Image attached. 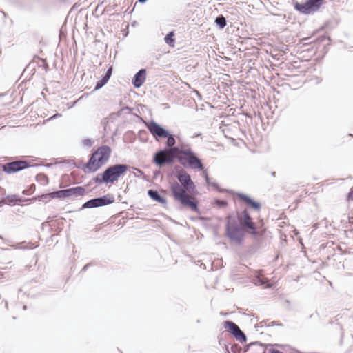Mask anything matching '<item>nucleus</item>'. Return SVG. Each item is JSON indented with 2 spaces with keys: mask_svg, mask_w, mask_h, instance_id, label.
Returning <instances> with one entry per match:
<instances>
[{
  "mask_svg": "<svg viewBox=\"0 0 353 353\" xmlns=\"http://www.w3.org/2000/svg\"><path fill=\"white\" fill-rule=\"evenodd\" d=\"M2 199H21L19 196L18 195H16V194H12V195H8L5 197H3Z\"/></svg>",
  "mask_w": 353,
  "mask_h": 353,
  "instance_id": "obj_35",
  "label": "nucleus"
},
{
  "mask_svg": "<svg viewBox=\"0 0 353 353\" xmlns=\"http://www.w3.org/2000/svg\"><path fill=\"white\" fill-rule=\"evenodd\" d=\"M165 139H167L165 142V145H167V146L176 147L174 145L176 144V140L174 134L169 132V135L165 137Z\"/></svg>",
  "mask_w": 353,
  "mask_h": 353,
  "instance_id": "obj_25",
  "label": "nucleus"
},
{
  "mask_svg": "<svg viewBox=\"0 0 353 353\" xmlns=\"http://www.w3.org/2000/svg\"><path fill=\"white\" fill-rule=\"evenodd\" d=\"M82 143H83L84 146L91 147L92 143H93V141L91 139H84L82 141Z\"/></svg>",
  "mask_w": 353,
  "mask_h": 353,
  "instance_id": "obj_33",
  "label": "nucleus"
},
{
  "mask_svg": "<svg viewBox=\"0 0 353 353\" xmlns=\"http://www.w3.org/2000/svg\"><path fill=\"white\" fill-rule=\"evenodd\" d=\"M201 171H203L202 175H203V178L205 179L206 184H210V178L208 176L207 170L203 168V170H202Z\"/></svg>",
  "mask_w": 353,
  "mask_h": 353,
  "instance_id": "obj_32",
  "label": "nucleus"
},
{
  "mask_svg": "<svg viewBox=\"0 0 353 353\" xmlns=\"http://www.w3.org/2000/svg\"><path fill=\"white\" fill-rule=\"evenodd\" d=\"M147 128L156 140L164 139L169 135V131L154 121H151L147 125Z\"/></svg>",
  "mask_w": 353,
  "mask_h": 353,
  "instance_id": "obj_10",
  "label": "nucleus"
},
{
  "mask_svg": "<svg viewBox=\"0 0 353 353\" xmlns=\"http://www.w3.org/2000/svg\"><path fill=\"white\" fill-rule=\"evenodd\" d=\"M0 239H3V236L0 235Z\"/></svg>",
  "mask_w": 353,
  "mask_h": 353,
  "instance_id": "obj_55",
  "label": "nucleus"
},
{
  "mask_svg": "<svg viewBox=\"0 0 353 353\" xmlns=\"http://www.w3.org/2000/svg\"><path fill=\"white\" fill-rule=\"evenodd\" d=\"M23 309L24 310H26L27 309V306H26V305H23Z\"/></svg>",
  "mask_w": 353,
  "mask_h": 353,
  "instance_id": "obj_50",
  "label": "nucleus"
},
{
  "mask_svg": "<svg viewBox=\"0 0 353 353\" xmlns=\"http://www.w3.org/2000/svg\"><path fill=\"white\" fill-rule=\"evenodd\" d=\"M176 177L180 183L179 184L188 190L190 194L194 196V193L196 192L195 185L192 181L190 176L183 169H181V170L177 173Z\"/></svg>",
  "mask_w": 353,
  "mask_h": 353,
  "instance_id": "obj_9",
  "label": "nucleus"
},
{
  "mask_svg": "<svg viewBox=\"0 0 353 353\" xmlns=\"http://www.w3.org/2000/svg\"><path fill=\"white\" fill-rule=\"evenodd\" d=\"M42 61V66L46 70L48 68V63L45 59H41Z\"/></svg>",
  "mask_w": 353,
  "mask_h": 353,
  "instance_id": "obj_38",
  "label": "nucleus"
},
{
  "mask_svg": "<svg viewBox=\"0 0 353 353\" xmlns=\"http://www.w3.org/2000/svg\"><path fill=\"white\" fill-rule=\"evenodd\" d=\"M175 204L176 209L179 210H191L198 214H200L199 209V200H176Z\"/></svg>",
  "mask_w": 353,
  "mask_h": 353,
  "instance_id": "obj_11",
  "label": "nucleus"
},
{
  "mask_svg": "<svg viewBox=\"0 0 353 353\" xmlns=\"http://www.w3.org/2000/svg\"><path fill=\"white\" fill-rule=\"evenodd\" d=\"M148 0H138V2L141 3H144L147 1Z\"/></svg>",
  "mask_w": 353,
  "mask_h": 353,
  "instance_id": "obj_46",
  "label": "nucleus"
},
{
  "mask_svg": "<svg viewBox=\"0 0 353 353\" xmlns=\"http://www.w3.org/2000/svg\"><path fill=\"white\" fill-rule=\"evenodd\" d=\"M252 350L251 353H266L267 352V345L261 343L259 341L252 342Z\"/></svg>",
  "mask_w": 353,
  "mask_h": 353,
  "instance_id": "obj_17",
  "label": "nucleus"
},
{
  "mask_svg": "<svg viewBox=\"0 0 353 353\" xmlns=\"http://www.w3.org/2000/svg\"><path fill=\"white\" fill-rule=\"evenodd\" d=\"M146 69L142 68L139 70L133 77L132 83L135 88H139L145 81Z\"/></svg>",
  "mask_w": 353,
  "mask_h": 353,
  "instance_id": "obj_14",
  "label": "nucleus"
},
{
  "mask_svg": "<svg viewBox=\"0 0 353 353\" xmlns=\"http://www.w3.org/2000/svg\"><path fill=\"white\" fill-rule=\"evenodd\" d=\"M225 351L226 353H231L230 344H225Z\"/></svg>",
  "mask_w": 353,
  "mask_h": 353,
  "instance_id": "obj_39",
  "label": "nucleus"
},
{
  "mask_svg": "<svg viewBox=\"0 0 353 353\" xmlns=\"http://www.w3.org/2000/svg\"><path fill=\"white\" fill-rule=\"evenodd\" d=\"M180 148L181 145L176 147L167 146L165 145L163 149L154 154L152 162L159 168L165 165H172L176 161Z\"/></svg>",
  "mask_w": 353,
  "mask_h": 353,
  "instance_id": "obj_5",
  "label": "nucleus"
},
{
  "mask_svg": "<svg viewBox=\"0 0 353 353\" xmlns=\"http://www.w3.org/2000/svg\"><path fill=\"white\" fill-rule=\"evenodd\" d=\"M124 109H125V110H130V108L129 107H128V106L125 107V108H123V110H124Z\"/></svg>",
  "mask_w": 353,
  "mask_h": 353,
  "instance_id": "obj_49",
  "label": "nucleus"
},
{
  "mask_svg": "<svg viewBox=\"0 0 353 353\" xmlns=\"http://www.w3.org/2000/svg\"><path fill=\"white\" fill-rule=\"evenodd\" d=\"M60 116H61V114H60L57 113V114H55L54 115H53L52 117H51L50 119H55V118H57V117H60Z\"/></svg>",
  "mask_w": 353,
  "mask_h": 353,
  "instance_id": "obj_45",
  "label": "nucleus"
},
{
  "mask_svg": "<svg viewBox=\"0 0 353 353\" xmlns=\"http://www.w3.org/2000/svg\"><path fill=\"white\" fill-rule=\"evenodd\" d=\"M111 152L110 146L101 145L90 154L86 163L76 165V167L81 168L85 173L95 172L108 162Z\"/></svg>",
  "mask_w": 353,
  "mask_h": 353,
  "instance_id": "obj_2",
  "label": "nucleus"
},
{
  "mask_svg": "<svg viewBox=\"0 0 353 353\" xmlns=\"http://www.w3.org/2000/svg\"><path fill=\"white\" fill-rule=\"evenodd\" d=\"M208 186L212 187L214 190L218 191L219 192H225L228 194L229 196H231L232 199H252L250 196L241 193V192H236L232 190L228 189H222L219 187V185L215 181H211L210 179V184H207Z\"/></svg>",
  "mask_w": 353,
  "mask_h": 353,
  "instance_id": "obj_12",
  "label": "nucleus"
},
{
  "mask_svg": "<svg viewBox=\"0 0 353 353\" xmlns=\"http://www.w3.org/2000/svg\"><path fill=\"white\" fill-rule=\"evenodd\" d=\"M231 353H241L242 348L238 344H232L230 346Z\"/></svg>",
  "mask_w": 353,
  "mask_h": 353,
  "instance_id": "obj_30",
  "label": "nucleus"
},
{
  "mask_svg": "<svg viewBox=\"0 0 353 353\" xmlns=\"http://www.w3.org/2000/svg\"><path fill=\"white\" fill-rule=\"evenodd\" d=\"M94 199H113L110 194L104 195L103 196L95 197Z\"/></svg>",
  "mask_w": 353,
  "mask_h": 353,
  "instance_id": "obj_40",
  "label": "nucleus"
},
{
  "mask_svg": "<svg viewBox=\"0 0 353 353\" xmlns=\"http://www.w3.org/2000/svg\"><path fill=\"white\" fill-rule=\"evenodd\" d=\"M46 167H50V166H51V165L50 164H47V165H46Z\"/></svg>",
  "mask_w": 353,
  "mask_h": 353,
  "instance_id": "obj_52",
  "label": "nucleus"
},
{
  "mask_svg": "<svg viewBox=\"0 0 353 353\" xmlns=\"http://www.w3.org/2000/svg\"><path fill=\"white\" fill-rule=\"evenodd\" d=\"M174 31L169 32L164 37L165 42L168 44L170 46L173 47L175 43V39L174 38Z\"/></svg>",
  "mask_w": 353,
  "mask_h": 353,
  "instance_id": "obj_22",
  "label": "nucleus"
},
{
  "mask_svg": "<svg viewBox=\"0 0 353 353\" xmlns=\"http://www.w3.org/2000/svg\"><path fill=\"white\" fill-rule=\"evenodd\" d=\"M216 205L219 208H223L227 205V200H214Z\"/></svg>",
  "mask_w": 353,
  "mask_h": 353,
  "instance_id": "obj_31",
  "label": "nucleus"
},
{
  "mask_svg": "<svg viewBox=\"0 0 353 353\" xmlns=\"http://www.w3.org/2000/svg\"><path fill=\"white\" fill-rule=\"evenodd\" d=\"M148 195L150 196V199H163V196H161L159 192L154 189H150L148 190Z\"/></svg>",
  "mask_w": 353,
  "mask_h": 353,
  "instance_id": "obj_27",
  "label": "nucleus"
},
{
  "mask_svg": "<svg viewBox=\"0 0 353 353\" xmlns=\"http://www.w3.org/2000/svg\"><path fill=\"white\" fill-rule=\"evenodd\" d=\"M85 192V189L83 186H75L37 195L31 199H67L72 196L75 197L83 196Z\"/></svg>",
  "mask_w": 353,
  "mask_h": 353,
  "instance_id": "obj_6",
  "label": "nucleus"
},
{
  "mask_svg": "<svg viewBox=\"0 0 353 353\" xmlns=\"http://www.w3.org/2000/svg\"><path fill=\"white\" fill-rule=\"evenodd\" d=\"M233 336L241 343H245L247 341L246 335L241 329H239Z\"/></svg>",
  "mask_w": 353,
  "mask_h": 353,
  "instance_id": "obj_23",
  "label": "nucleus"
},
{
  "mask_svg": "<svg viewBox=\"0 0 353 353\" xmlns=\"http://www.w3.org/2000/svg\"><path fill=\"white\" fill-rule=\"evenodd\" d=\"M138 137L141 142L145 143L148 141V132L145 130L139 131Z\"/></svg>",
  "mask_w": 353,
  "mask_h": 353,
  "instance_id": "obj_28",
  "label": "nucleus"
},
{
  "mask_svg": "<svg viewBox=\"0 0 353 353\" xmlns=\"http://www.w3.org/2000/svg\"><path fill=\"white\" fill-rule=\"evenodd\" d=\"M1 179V174H0V180Z\"/></svg>",
  "mask_w": 353,
  "mask_h": 353,
  "instance_id": "obj_57",
  "label": "nucleus"
},
{
  "mask_svg": "<svg viewBox=\"0 0 353 353\" xmlns=\"http://www.w3.org/2000/svg\"><path fill=\"white\" fill-rule=\"evenodd\" d=\"M112 72V68H109L106 72L103 74L101 77V79L96 83V85L94 86V90H98L103 88L109 81V79L111 77Z\"/></svg>",
  "mask_w": 353,
  "mask_h": 353,
  "instance_id": "obj_16",
  "label": "nucleus"
},
{
  "mask_svg": "<svg viewBox=\"0 0 353 353\" xmlns=\"http://www.w3.org/2000/svg\"><path fill=\"white\" fill-rule=\"evenodd\" d=\"M36 180L42 185H46L48 183V177L43 173L37 174Z\"/></svg>",
  "mask_w": 353,
  "mask_h": 353,
  "instance_id": "obj_24",
  "label": "nucleus"
},
{
  "mask_svg": "<svg viewBox=\"0 0 353 353\" xmlns=\"http://www.w3.org/2000/svg\"><path fill=\"white\" fill-rule=\"evenodd\" d=\"M265 233V230L256 225L248 209H244L236 215L229 214L226 217L225 234L232 241L238 245L243 243L247 234L254 239H259Z\"/></svg>",
  "mask_w": 353,
  "mask_h": 353,
  "instance_id": "obj_1",
  "label": "nucleus"
},
{
  "mask_svg": "<svg viewBox=\"0 0 353 353\" xmlns=\"http://www.w3.org/2000/svg\"><path fill=\"white\" fill-rule=\"evenodd\" d=\"M4 96V94H0V97Z\"/></svg>",
  "mask_w": 353,
  "mask_h": 353,
  "instance_id": "obj_54",
  "label": "nucleus"
},
{
  "mask_svg": "<svg viewBox=\"0 0 353 353\" xmlns=\"http://www.w3.org/2000/svg\"><path fill=\"white\" fill-rule=\"evenodd\" d=\"M246 201V204L248 207H250L255 210H259L261 208V204L259 202L255 201L254 200H244Z\"/></svg>",
  "mask_w": 353,
  "mask_h": 353,
  "instance_id": "obj_26",
  "label": "nucleus"
},
{
  "mask_svg": "<svg viewBox=\"0 0 353 353\" xmlns=\"http://www.w3.org/2000/svg\"><path fill=\"white\" fill-rule=\"evenodd\" d=\"M129 166L123 163L110 165L103 172L97 174L93 180L98 184H112L125 174Z\"/></svg>",
  "mask_w": 353,
  "mask_h": 353,
  "instance_id": "obj_4",
  "label": "nucleus"
},
{
  "mask_svg": "<svg viewBox=\"0 0 353 353\" xmlns=\"http://www.w3.org/2000/svg\"><path fill=\"white\" fill-rule=\"evenodd\" d=\"M91 265V263H88L85 265L83 266V268L81 270V272H85L88 270V268Z\"/></svg>",
  "mask_w": 353,
  "mask_h": 353,
  "instance_id": "obj_41",
  "label": "nucleus"
},
{
  "mask_svg": "<svg viewBox=\"0 0 353 353\" xmlns=\"http://www.w3.org/2000/svg\"><path fill=\"white\" fill-rule=\"evenodd\" d=\"M28 201V200H0V208L3 205H8L9 206L20 205L21 203Z\"/></svg>",
  "mask_w": 353,
  "mask_h": 353,
  "instance_id": "obj_19",
  "label": "nucleus"
},
{
  "mask_svg": "<svg viewBox=\"0 0 353 353\" xmlns=\"http://www.w3.org/2000/svg\"><path fill=\"white\" fill-rule=\"evenodd\" d=\"M54 217H56V216H48V219H47V221L46 222L48 223V222L52 221Z\"/></svg>",
  "mask_w": 353,
  "mask_h": 353,
  "instance_id": "obj_44",
  "label": "nucleus"
},
{
  "mask_svg": "<svg viewBox=\"0 0 353 353\" xmlns=\"http://www.w3.org/2000/svg\"><path fill=\"white\" fill-rule=\"evenodd\" d=\"M176 161L180 163L184 168L198 170H202L204 168L202 160L188 144H181V148L177 154Z\"/></svg>",
  "mask_w": 353,
  "mask_h": 353,
  "instance_id": "obj_3",
  "label": "nucleus"
},
{
  "mask_svg": "<svg viewBox=\"0 0 353 353\" xmlns=\"http://www.w3.org/2000/svg\"><path fill=\"white\" fill-rule=\"evenodd\" d=\"M223 326L232 336L240 329L235 323L231 321H224Z\"/></svg>",
  "mask_w": 353,
  "mask_h": 353,
  "instance_id": "obj_18",
  "label": "nucleus"
},
{
  "mask_svg": "<svg viewBox=\"0 0 353 353\" xmlns=\"http://www.w3.org/2000/svg\"><path fill=\"white\" fill-rule=\"evenodd\" d=\"M31 166L32 165L30 162L21 160L0 164V168L2 171L8 174L18 172Z\"/></svg>",
  "mask_w": 353,
  "mask_h": 353,
  "instance_id": "obj_8",
  "label": "nucleus"
},
{
  "mask_svg": "<svg viewBox=\"0 0 353 353\" xmlns=\"http://www.w3.org/2000/svg\"><path fill=\"white\" fill-rule=\"evenodd\" d=\"M155 201L161 203V204H163L164 205L167 203V200H155Z\"/></svg>",
  "mask_w": 353,
  "mask_h": 353,
  "instance_id": "obj_43",
  "label": "nucleus"
},
{
  "mask_svg": "<svg viewBox=\"0 0 353 353\" xmlns=\"http://www.w3.org/2000/svg\"><path fill=\"white\" fill-rule=\"evenodd\" d=\"M346 199H353V187L351 188L350 192H348V194L347 195Z\"/></svg>",
  "mask_w": 353,
  "mask_h": 353,
  "instance_id": "obj_37",
  "label": "nucleus"
},
{
  "mask_svg": "<svg viewBox=\"0 0 353 353\" xmlns=\"http://www.w3.org/2000/svg\"><path fill=\"white\" fill-rule=\"evenodd\" d=\"M171 190L174 196V199H193L188 194L189 192L183 188L179 183H174L171 186Z\"/></svg>",
  "mask_w": 353,
  "mask_h": 353,
  "instance_id": "obj_13",
  "label": "nucleus"
},
{
  "mask_svg": "<svg viewBox=\"0 0 353 353\" xmlns=\"http://www.w3.org/2000/svg\"><path fill=\"white\" fill-rule=\"evenodd\" d=\"M0 191H3V189L0 187Z\"/></svg>",
  "mask_w": 353,
  "mask_h": 353,
  "instance_id": "obj_53",
  "label": "nucleus"
},
{
  "mask_svg": "<svg viewBox=\"0 0 353 353\" xmlns=\"http://www.w3.org/2000/svg\"><path fill=\"white\" fill-rule=\"evenodd\" d=\"M221 315H224V316H226V315H227V314H225V313H223V312H221Z\"/></svg>",
  "mask_w": 353,
  "mask_h": 353,
  "instance_id": "obj_51",
  "label": "nucleus"
},
{
  "mask_svg": "<svg viewBox=\"0 0 353 353\" xmlns=\"http://www.w3.org/2000/svg\"><path fill=\"white\" fill-rule=\"evenodd\" d=\"M265 325H266V321H262L259 324L255 325V328L257 329L259 327H263Z\"/></svg>",
  "mask_w": 353,
  "mask_h": 353,
  "instance_id": "obj_36",
  "label": "nucleus"
},
{
  "mask_svg": "<svg viewBox=\"0 0 353 353\" xmlns=\"http://www.w3.org/2000/svg\"><path fill=\"white\" fill-rule=\"evenodd\" d=\"M47 223H47L46 221V222H43V223H42V225H42V228H43L44 226L47 225Z\"/></svg>",
  "mask_w": 353,
  "mask_h": 353,
  "instance_id": "obj_48",
  "label": "nucleus"
},
{
  "mask_svg": "<svg viewBox=\"0 0 353 353\" xmlns=\"http://www.w3.org/2000/svg\"><path fill=\"white\" fill-rule=\"evenodd\" d=\"M325 0H306L303 3L294 1V9L303 14H311L316 11L321 7Z\"/></svg>",
  "mask_w": 353,
  "mask_h": 353,
  "instance_id": "obj_7",
  "label": "nucleus"
},
{
  "mask_svg": "<svg viewBox=\"0 0 353 353\" xmlns=\"http://www.w3.org/2000/svg\"><path fill=\"white\" fill-rule=\"evenodd\" d=\"M274 326V325H282L281 323H278L276 321H272L270 323V325H269L268 326Z\"/></svg>",
  "mask_w": 353,
  "mask_h": 353,
  "instance_id": "obj_42",
  "label": "nucleus"
},
{
  "mask_svg": "<svg viewBox=\"0 0 353 353\" xmlns=\"http://www.w3.org/2000/svg\"><path fill=\"white\" fill-rule=\"evenodd\" d=\"M251 350H252V343L246 345L243 349H242V351L241 352H243V353H245V352H251Z\"/></svg>",
  "mask_w": 353,
  "mask_h": 353,
  "instance_id": "obj_34",
  "label": "nucleus"
},
{
  "mask_svg": "<svg viewBox=\"0 0 353 353\" xmlns=\"http://www.w3.org/2000/svg\"><path fill=\"white\" fill-rule=\"evenodd\" d=\"M254 283L258 285H265L267 288H270L271 285L269 283L268 279L264 278L260 275L256 276L254 278Z\"/></svg>",
  "mask_w": 353,
  "mask_h": 353,
  "instance_id": "obj_20",
  "label": "nucleus"
},
{
  "mask_svg": "<svg viewBox=\"0 0 353 353\" xmlns=\"http://www.w3.org/2000/svg\"><path fill=\"white\" fill-rule=\"evenodd\" d=\"M196 323H200V321H199V320H197V321H196Z\"/></svg>",
  "mask_w": 353,
  "mask_h": 353,
  "instance_id": "obj_56",
  "label": "nucleus"
},
{
  "mask_svg": "<svg viewBox=\"0 0 353 353\" xmlns=\"http://www.w3.org/2000/svg\"><path fill=\"white\" fill-rule=\"evenodd\" d=\"M200 135H201V134H200V133H199V134H195L194 135H193V136H192V138L197 137H199V136H200Z\"/></svg>",
  "mask_w": 353,
  "mask_h": 353,
  "instance_id": "obj_47",
  "label": "nucleus"
},
{
  "mask_svg": "<svg viewBox=\"0 0 353 353\" xmlns=\"http://www.w3.org/2000/svg\"><path fill=\"white\" fill-rule=\"evenodd\" d=\"M35 190V185L32 184L28 188H26L23 190V194L24 195H31L34 193Z\"/></svg>",
  "mask_w": 353,
  "mask_h": 353,
  "instance_id": "obj_29",
  "label": "nucleus"
},
{
  "mask_svg": "<svg viewBox=\"0 0 353 353\" xmlns=\"http://www.w3.org/2000/svg\"><path fill=\"white\" fill-rule=\"evenodd\" d=\"M115 200H88L82 205L81 209L93 208L105 206L114 203Z\"/></svg>",
  "mask_w": 353,
  "mask_h": 353,
  "instance_id": "obj_15",
  "label": "nucleus"
},
{
  "mask_svg": "<svg viewBox=\"0 0 353 353\" xmlns=\"http://www.w3.org/2000/svg\"><path fill=\"white\" fill-rule=\"evenodd\" d=\"M214 23L219 29L222 30L225 27L227 20L223 15L220 14L216 17Z\"/></svg>",
  "mask_w": 353,
  "mask_h": 353,
  "instance_id": "obj_21",
  "label": "nucleus"
}]
</instances>
